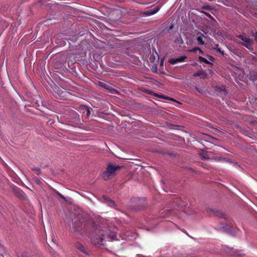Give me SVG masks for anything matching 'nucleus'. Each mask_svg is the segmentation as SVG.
I'll list each match as a JSON object with an SVG mask.
<instances>
[{"mask_svg":"<svg viewBox=\"0 0 257 257\" xmlns=\"http://www.w3.org/2000/svg\"><path fill=\"white\" fill-rule=\"evenodd\" d=\"M121 168V167L118 166L113 165L112 164H109L108 165L107 169L102 174V178L105 180H107L114 176L116 172L119 170Z\"/></svg>","mask_w":257,"mask_h":257,"instance_id":"obj_1","label":"nucleus"},{"mask_svg":"<svg viewBox=\"0 0 257 257\" xmlns=\"http://www.w3.org/2000/svg\"><path fill=\"white\" fill-rule=\"evenodd\" d=\"M237 37L241 39L243 42L242 44L249 50H252L253 41L248 37L244 35H240Z\"/></svg>","mask_w":257,"mask_h":257,"instance_id":"obj_2","label":"nucleus"},{"mask_svg":"<svg viewBox=\"0 0 257 257\" xmlns=\"http://www.w3.org/2000/svg\"><path fill=\"white\" fill-rule=\"evenodd\" d=\"M103 237L101 238V240L100 241H97V243H100L102 242V240L103 239H105L106 238L109 239L110 240H115L116 238V234L114 231L110 232L108 234H103Z\"/></svg>","mask_w":257,"mask_h":257,"instance_id":"obj_3","label":"nucleus"},{"mask_svg":"<svg viewBox=\"0 0 257 257\" xmlns=\"http://www.w3.org/2000/svg\"><path fill=\"white\" fill-rule=\"evenodd\" d=\"M186 58V57L185 56H181L177 58H172L169 60V62L172 64H175L177 63L184 61Z\"/></svg>","mask_w":257,"mask_h":257,"instance_id":"obj_4","label":"nucleus"},{"mask_svg":"<svg viewBox=\"0 0 257 257\" xmlns=\"http://www.w3.org/2000/svg\"><path fill=\"white\" fill-rule=\"evenodd\" d=\"M210 211H212V213L217 216H219V217H222L223 216V213L220 211V210L217 209H215V208H212V209H210Z\"/></svg>","mask_w":257,"mask_h":257,"instance_id":"obj_5","label":"nucleus"},{"mask_svg":"<svg viewBox=\"0 0 257 257\" xmlns=\"http://www.w3.org/2000/svg\"><path fill=\"white\" fill-rule=\"evenodd\" d=\"M194 76H199L201 78L204 79V78H206V77H207V74H206V73H205L204 71H202L198 72L197 73H195V74L194 75Z\"/></svg>","mask_w":257,"mask_h":257,"instance_id":"obj_6","label":"nucleus"},{"mask_svg":"<svg viewBox=\"0 0 257 257\" xmlns=\"http://www.w3.org/2000/svg\"><path fill=\"white\" fill-rule=\"evenodd\" d=\"M203 35L202 34H198L197 37V41L199 44L203 45L204 42L203 40Z\"/></svg>","mask_w":257,"mask_h":257,"instance_id":"obj_7","label":"nucleus"},{"mask_svg":"<svg viewBox=\"0 0 257 257\" xmlns=\"http://www.w3.org/2000/svg\"><path fill=\"white\" fill-rule=\"evenodd\" d=\"M76 247L77 248L80 250V251H81L82 252L84 253V254L87 255L88 253L86 251L85 249V248L81 244H78L76 245Z\"/></svg>","mask_w":257,"mask_h":257,"instance_id":"obj_8","label":"nucleus"},{"mask_svg":"<svg viewBox=\"0 0 257 257\" xmlns=\"http://www.w3.org/2000/svg\"><path fill=\"white\" fill-rule=\"evenodd\" d=\"M56 193L58 195H59V196H60L62 199H63L65 201L69 203H71V199L70 198L64 197L62 194H61L59 192H57Z\"/></svg>","mask_w":257,"mask_h":257,"instance_id":"obj_9","label":"nucleus"},{"mask_svg":"<svg viewBox=\"0 0 257 257\" xmlns=\"http://www.w3.org/2000/svg\"><path fill=\"white\" fill-rule=\"evenodd\" d=\"M82 108L83 109H85V111H86L84 114L87 116H88L90 114V108L85 105H83Z\"/></svg>","mask_w":257,"mask_h":257,"instance_id":"obj_10","label":"nucleus"},{"mask_svg":"<svg viewBox=\"0 0 257 257\" xmlns=\"http://www.w3.org/2000/svg\"><path fill=\"white\" fill-rule=\"evenodd\" d=\"M103 199L104 200L108 201L109 203V205L112 206L113 204H114V202L111 200L110 199H109L108 197H107L106 196L103 197Z\"/></svg>","mask_w":257,"mask_h":257,"instance_id":"obj_11","label":"nucleus"},{"mask_svg":"<svg viewBox=\"0 0 257 257\" xmlns=\"http://www.w3.org/2000/svg\"><path fill=\"white\" fill-rule=\"evenodd\" d=\"M199 60L200 62H203L206 64H211L206 58L201 56L199 57Z\"/></svg>","mask_w":257,"mask_h":257,"instance_id":"obj_12","label":"nucleus"},{"mask_svg":"<svg viewBox=\"0 0 257 257\" xmlns=\"http://www.w3.org/2000/svg\"><path fill=\"white\" fill-rule=\"evenodd\" d=\"M159 9H160V8L157 7V8L155 9V10H153L149 13H147L148 15H154V14H156V13H157L159 11Z\"/></svg>","mask_w":257,"mask_h":257,"instance_id":"obj_13","label":"nucleus"},{"mask_svg":"<svg viewBox=\"0 0 257 257\" xmlns=\"http://www.w3.org/2000/svg\"><path fill=\"white\" fill-rule=\"evenodd\" d=\"M197 50H198L200 53H202V51L198 47H195L192 50H189V52H196Z\"/></svg>","mask_w":257,"mask_h":257,"instance_id":"obj_14","label":"nucleus"},{"mask_svg":"<svg viewBox=\"0 0 257 257\" xmlns=\"http://www.w3.org/2000/svg\"><path fill=\"white\" fill-rule=\"evenodd\" d=\"M74 228L76 229L77 231H79L80 230V228H81L82 224L79 225L78 226H76L75 224H73Z\"/></svg>","mask_w":257,"mask_h":257,"instance_id":"obj_15","label":"nucleus"},{"mask_svg":"<svg viewBox=\"0 0 257 257\" xmlns=\"http://www.w3.org/2000/svg\"><path fill=\"white\" fill-rule=\"evenodd\" d=\"M155 95L156 96L158 97H161V98H165V99H168V97H165V96H164V95H159V94H155Z\"/></svg>","mask_w":257,"mask_h":257,"instance_id":"obj_16","label":"nucleus"},{"mask_svg":"<svg viewBox=\"0 0 257 257\" xmlns=\"http://www.w3.org/2000/svg\"><path fill=\"white\" fill-rule=\"evenodd\" d=\"M83 105L81 106L80 107V111L83 113V114H85V112L86 111H85V109H83L82 107Z\"/></svg>","mask_w":257,"mask_h":257,"instance_id":"obj_17","label":"nucleus"},{"mask_svg":"<svg viewBox=\"0 0 257 257\" xmlns=\"http://www.w3.org/2000/svg\"><path fill=\"white\" fill-rule=\"evenodd\" d=\"M252 35L255 37V40L257 42V33L256 32L253 33Z\"/></svg>","mask_w":257,"mask_h":257,"instance_id":"obj_18","label":"nucleus"},{"mask_svg":"<svg viewBox=\"0 0 257 257\" xmlns=\"http://www.w3.org/2000/svg\"><path fill=\"white\" fill-rule=\"evenodd\" d=\"M205 14H206V15L208 17H209V18H211V15H210L209 14H208V13H205Z\"/></svg>","mask_w":257,"mask_h":257,"instance_id":"obj_19","label":"nucleus"},{"mask_svg":"<svg viewBox=\"0 0 257 257\" xmlns=\"http://www.w3.org/2000/svg\"><path fill=\"white\" fill-rule=\"evenodd\" d=\"M217 51H219V52H221V50H220V49H217Z\"/></svg>","mask_w":257,"mask_h":257,"instance_id":"obj_20","label":"nucleus"}]
</instances>
